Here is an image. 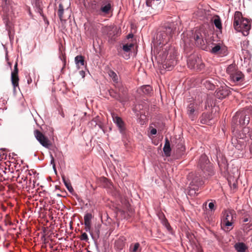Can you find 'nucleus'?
Wrapping results in <instances>:
<instances>
[{"label":"nucleus","instance_id":"obj_21","mask_svg":"<svg viewBox=\"0 0 252 252\" xmlns=\"http://www.w3.org/2000/svg\"><path fill=\"white\" fill-rule=\"evenodd\" d=\"M140 90L145 94H150L152 93L153 89L150 85H144L141 87Z\"/></svg>","mask_w":252,"mask_h":252},{"label":"nucleus","instance_id":"obj_44","mask_svg":"<svg viewBox=\"0 0 252 252\" xmlns=\"http://www.w3.org/2000/svg\"><path fill=\"white\" fill-rule=\"evenodd\" d=\"M223 222L226 226H230L233 223L232 221H223Z\"/></svg>","mask_w":252,"mask_h":252},{"label":"nucleus","instance_id":"obj_43","mask_svg":"<svg viewBox=\"0 0 252 252\" xmlns=\"http://www.w3.org/2000/svg\"><path fill=\"white\" fill-rule=\"evenodd\" d=\"M91 223H89V225L88 226H85L86 228H85V230L86 231H88L90 232V235H91V236L93 237V234L92 233L90 232V229H91Z\"/></svg>","mask_w":252,"mask_h":252},{"label":"nucleus","instance_id":"obj_61","mask_svg":"<svg viewBox=\"0 0 252 252\" xmlns=\"http://www.w3.org/2000/svg\"><path fill=\"white\" fill-rule=\"evenodd\" d=\"M88 252H91L88 251Z\"/></svg>","mask_w":252,"mask_h":252},{"label":"nucleus","instance_id":"obj_52","mask_svg":"<svg viewBox=\"0 0 252 252\" xmlns=\"http://www.w3.org/2000/svg\"><path fill=\"white\" fill-rule=\"evenodd\" d=\"M91 124L92 125H94L95 126L97 125L96 122L95 120H92V122H91Z\"/></svg>","mask_w":252,"mask_h":252},{"label":"nucleus","instance_id":"obj_47","mask_svg":"<svg viewBox=\"0 0 252 252\" xmlns=\"http://www.w3.org/2000/svg\"><path fill=\"white\" fill-rule=\"evenodd\" d=\"M150 132L152 134L155 135L157 134V131L156 128H153L151 130Z\"/></svg>","mask_w":252,"mask_h":252},{"label":"nucleus","instance_id":"obj_38","mask_svg":"<svg viewBox=\"0 0 252 252\" xmlns=\"http://www.w3.org/2000/svg\"><path fill=\"white\" fill-rule=\"evenodd\" d=\"M41 2V0H32V4L37 8H39Z\"/></svg>","mask_w":252,"mask_h":252},{"label":"nucleus","instance_id":"obj_30","mask_svg":"<svg viewBox=\"0 0 252 252\" xmlns=\"http://www.w3.org/2000/svg\"><path fill=\"white\" fill-rule=\"evenodd\" d=\"M221 46L220 44H214V46L212 47L211 52L214 54H218L220 51Z\"/></svg>","mask_w":252,"mask_h":252},{"label":"nucleus","instance_id":"obj_33","mask_svg":"<svg viewBox=\"0 0 252 252\" xmlns=\"http://www.w3.org/2000/svg\"><path fill=\"white\" fill-rule=\"evenodd\" d=\"M189 188L190 189H189L188 192L189 195H195L198 194V193L196 192L198 191V188H196L194 186H190Z\"/></svg>","mask_w":252,"mask_h":252},{"label":"nucleus","instance_id":"obj_20","mask_svg":"<svg viewBox=\"0 0 252 252\" xmlns=\"http://www.w3.org/2000/svg\"><path fill=\"white\" fill-rule=\"evenodd\" d=\"M234 247L238 252H245L247 249L246 245L242 242L236 243Z\"/></svg>","mask_w":252,"mask_h":252},{"label":"nucleus","instance_id":"obj_23","mask_svg":"<svg viewBox=\"0 0 252 252\" xmlns=\"http://www.w3.org/2000/svg\"><path fill=\"white\" fill-rule=\"evenodd\" d=\"M93 218L92 214L87 213L84 216V225L85 226L89 225V223H91V220Z\"/></svg>","mask_w":252,"mask_h":252},{"label":"nucleus","instance_id":"obj_26","mask_svg":"<svg viewBox=\"0 0 252 252\" xmlns=\"http://www.w3.org/2000/svg\"><path fill=\"white\" fill-rule=\"evenodd\" d=\"M75 62L77 66L79 64L81 65H84V59L82 55H78L75 58Z\"/></svg>","mask_w":252,"mask_h":252},{"label":"nucleus","instance_id":"obj_10","mask_svg":"<svg viewBox=\"0 0 252 252\" xmlns=\"http://www.w3.org/2000/svg\"><path fill=\"white\" fill-rule=\"evenodd\" d=\"M230 92L229 87L224 85L216 90L215 96L217 98L222 99L227 96Z\"/></svg>","mask_w":252,"mask_h":252},{"label":"nucleus","instance_id":"obj_22","mask_svg":"<svg viewBox=\"0 0 252 252\" xmlns=\"http://www.w3.org/2000/svg\"><path fill=\"white\" fill-rule=\"evenodd\" d=\"M108 73L109 77L112 79L113 83H117V81H119V77L116 73L112 70H110L108 71Z\"/></svg>","mask_w":252,"mask_h":252},{"label":"nucleus","instance_id":"obj_60","mask_svg":"<svg viewBox=\"0 0 252 252\" xmlns=\"http://www.w3.org/2000/svg\"><path fill=\"white\" fill-rule=\"evenodd\" d=\"M96 247L97 250H98V246H97V245H96Z\"/></svg>","mask_w":252,"mask_h":252},{"label":"nucleus","instance_id":"obj_59","mask_svg":"<svg viewBox=\"0 0 252 252\" xmlns=\"http://www.w3.org/2000/svg\"><path fill=\"white\" fill-rule=\"evenodd\" d=\"M57 196H61V195L60 194H59V193H58V194H57Z\"/></svg>","mask_w":252,"mask_h":252},{"label":"nucleus","instance_id":"obj_36","mask_svg":"<svg viewBox=\"0 0 252 252\" xmlns=\"http://www.w3.org/2000/svg\"><path fill=\"white\" fill-rule=\"evenodd\" d=\"M214 23L217 29H221L222 28L220 18L215 19Z\"/></svg>","mask_w":252,"mask_h":252},{"label":"nucleus","instance_id":"obj_34","mask_svg":"<svg viewBox=\"0 0 252 252\" xmlns=\"http://www.w3.org/2000/svg\"><path fill=\"white\" fill-rule=\"evenodd\" d=\"M242 227L244 231L248 232L252 229V223L250 221L248 223L244 224Z\"/></svg>","mask_w":252,"mask_h":252},{"label":"nucleus","instance_id":"obj_8","mask_svg":"<svg viewBox=\"0 0 252 252\" xmlns=\"http://www.w3.org/2000/svg\"><path fill=\"white\" fill-rule=\"evenodd\" d=\"M100 16H105L112 13L113 2L111 0H102L100 3Z\"/></svg>","mask_w":252,"mask_h":252},{"label":"nucleus","instance_id":"obj_42","mask_svg":"<svg viewBox=\"0 0 252 252\" xmlns=\"http://www.w3.org/2000/svg\"><path fill=\"white\" fill-rule=\"evenodd\" d=\"M208 207L211 210H215V205L213 202H210Z\"/></svg>","mask_w":252,"mask_h":252},{"label":"nucleus","instance_id":"obj_35","mask_svg":"<svg viewBox=\"0 0 252 252\" xmlns=\"http://www.w3.org/2000/svg\"><path fill=\"white\" fill-rule=\"evenodd\" d=\"M133 47V44H126L123 46V49L126 52H128L131 50V48Z\"/></svg>","mask_w":252,"mask_h":252},{"label":"nucleus","instance_id":"obj_31","mask_svg":"<svg viewBox=\"0 0 252 252\" xmlns=\"http://www.w3.org/2000/svg\"><path fill=\"white\" fill-rule=\"evenodd\" d=\"M184 49L185 52L188 54L191 50L192 48V44H190V43H188L187 42V41L184 40Z\"/></svg>","mask_w":252,"mask_h":252},{"label":"nucleus","instance_id":"obj_4","mask_svg":"<svg viewBox=\"0 0 252 252\" xmlns=\"http://www.w3.org/2000/svg\"><path fill=\"white\" fill-rule=\"evenodd\" d=\"M233 27L236 31L242 32L244 36H247L251 26L248 20L243 18L240 12L236 11L234 16Z\"/></svg>","mask_w":252,"mask_h":252},{"label":"nucleus","instance_id":"obj_16","mask_svg":"<svg viewBox=\"0 0 252 252\" xmlns=\"http://www.w3.org/2000/svg\"><path fill=\"white\" fill-rule=\"evenodd\" d=\"M212 114L209 113H203L200 117V122L203 124L211 125L212 124Z\"/></svg>","mask_w":252,"mask_h":252},{"label":"nucleus","instance_id":"obj_55","mask_svg":"<svg viewBox=\"0 0 252 252\" xmlns=\"http://www.w3.org/2000/svg\"><path fill=\"white\" fill-rule=\"evenodd\" d=\"M96 232L97 233V236H99V230L98 229H97L96 230Z\"/></svg>","mask_w":252,"mask_h":252},{"label":"nucleus","instance_id":"obj_53","mask_svg":"<svg viewBox=\"0 0 252 252\" xmlns=\"http://www.w3.org/2000/svg\"><path fill=\"white\" fill-rule=\"evenodd\" d=\"M53 168L54 169V170L55 171V172L56 173H57V171H56V167H55V164H54V165H53Z\"/></svg>","mask_w":252,"mask_h":252},{"label":"nucleus","instance_id":"obj_18","mask_svg":"<svg viewBox=\"0 0 252 252\" xmlns=\"http://www.w3.org/2000/svg\"><path fill=\"white\" fill-rule=\"evenodd\" d=\"M187 114L189 118L193 121L195 118V107L192 103L189 104L187 107Z\"/></svg>","mask_w":252,"mask_h":252},{"label":"nucleus","instance_id":"obj_25","mask_svg":"<svg viewBox=\"0 0 252 252\" xmlns=\"http://www.w3.org/2000/svg\"><path fill=\"white\" fill-rule=\"evenodd\" d=\"M2 6L3 10L6 12L9 10V6L12 8V6L11 5V2L9 0H2Z\"/></svg>","mask_w":252,"mask_h":252},{"label":"nucleus","instance_id":"obj_2","mask_svg":"<svg viewBox=\"0 0 252 252\" xmlns=\"http://www.w3.org/2000/svg\"><path fill=\"white\" fill-rule=\"evenodd\" d=\"M198 166L201 170V173L199 175L196 174L189 184L190 186L198 188L204 184L203 178H207L213 174L212 166L210 164L206 155L203 154L200 156Z\"/></svg>","mask_w":252,"mask_h":252},{"label":"nucleus","instance_id":"obj_13","mask_svg":"<svg viewBox=\"0 0 252 252\" xmlns=\"http://www.w3.org/2000/svg\"><path fill=\"white\" fill-rule=\"evenodd\" d=\"M146 5L157 11L161 10L163 7L161 0H146Z\"/></svg>","mask_w":252,"mask_h":252},{"label":"nucleus","instance_id":"obj_48","mask_svg":"<svg viewBox=\"0 0 252 252\" xmlns=\"http://www.w3.org/2000/svg\"><path fill=\"white\" fill-rule=\"evenodd\" d=\"M50 157L51 158V161H50V164H52L53 165L54 164H55V163H54V158H53L52 155H50Z\"/></svg>","mask_w":252,"mask_h":252},{"label":"nucleus","instance_id":"obj_19","mask_svg":"<svg viewBox=\"0 0 252 252\" xmlns=\"http://www.w3.org/2000/svg\"><path fill=\"white\" fill-rule=\"evenodd\" d=\"M109 93L110 95L113 98H115L116 100L120 101L122 102V96L118 93L116 91L114 90L113 89H111L109 91Z\"/></svg>","mask_w":252,"mask_h":252},{"label":"nucleus","instance_id":"obj_54","mask_svg":"<svg viewBox=\"0 0 252 252\" xmlns=\"http://www.w3.org/2000/svg\"><path fill=\"white\" fill-rule=\"evenodd\" d=\"M251 56L252 55L251 54L249 55V57L247 56V57H244V59H250L251 58Z\"/></svg>","mask_w":252,"mask_h":252},{"label":"nucleus","instance_id":"obj_15","mask_svg":"<svg viewBox=\"0 0 252 252\" xmlns=\"http://www.w3.org/2000/svg\"><path fill=\"white\" fill-rule=\"evenodd\" d=\"M18 63H15L14 66V70L11 72V80L12 84L15 88L16 87L18 86L19 78L18 76Z\"/></svg>","mask_w":252,"mask_h":252},{"label":"nucleus","instance_id":"obj_6","mask_svg":"<svg viewBox=\"0 0 252 252\" xmlns=\"http://www.w3.org/2000/svg\"><path fill=\"white\" fill-rule=\"evenodd\" d=\"M187 64L191 69H195L197 71L202 70L205 65L200 59L195 54H191L187 59Z\"/></svg>","mask_w":252,"mask_h":252},{"label":"nucleus","instance_id":"obj_27","mask_svg":"<svg viewBox=\"0 0 252 252\" xmlns=\"http://www.w3.org/2000/svg\"><path fill=\"white\" fill-rule=\"evenodd\" d=\"M114 85L119 92L122 93L123 94H125L126 92L125 89L121 82L118 81H117V83H114Z\"/></svg>","mask_w":252,"mask_h":252},{"label":"nucleus","instance_id":"obj_56","mask_svg":"<svg viewBox=\"0 0 252 252\" xmlns=\"http://www.w3.org/2000/svg\"><path fill=\"white\" fill-rule=\"evenodd\" d=\"M247 70V71L248 72H250L251 71V68H248Z\"/></svg>","mask_w":252,"mask_h":252},{"label":"nucleus","instance_id":"obj_17","mask_svg":"<svg viewBox=\"0 0 252 252\" xmlns=\"http://www.w3.org/2000/svg\"><path fill=\"white\" fill-rule=\"evenodd\" d=\"M163 152L166 157L170 156L171 149L170 148V144L169 140L166 137L165 139V144L163 148Z\"/></svg>","mask_w":252,"mask_h":252},{"label":"nucleus","instance_id":"obj_7","mask_svg":"<svg viewBox=\"0 0 252 252\" xmlns=\"http://www.w3.org/2000/svg\"><path fill=\"white\" fill-rule=\"evenodd\" d=\"M249 121L250 117L243 112H237L232 118V123L236 126H243L248 124Z\"/></svg>","mask_w":252,"mask_h":252},{"label":"nucleus","instance_id":"obj_29","mask_svg":"<svg viewBox=\"0 0 252 252\" xmlns=\"http://www.w3.org/2000/svg\"><path fill=\"white\" fill-rule=\"evenodd\" d=\"M233 215L231 212L226 211L224 214V220L223 221H232Z\"/></svg>","mask_w":252,"mask_h":252},{"label":"nucleus","instance_id":"obj_12","mask_svg":"<svg viewBox=\"0 0 252 252\" xmlns=\"http://www.w3.org/2000/svg\"><path fill=\"white\" fill-rule=\"evenodd\" d=\"M35 137L42 146L47 148H49L51 146V143L48 139L40 131L36 130L35 131Z\"/></svg>","mask_w":252,"mask_h":252},{"label":"nucleus","instance_id":"obj_14","mask_svg":"<svg viewBox=\"0 0 252 252\" xmlns=\"http://www.w3.org/2000/svg\"><path fill=\"white\" fill-rule=\"evenodd\" d=\"M113 120L114 123L118 127L120 132L122 134L124 135L126 133V127L125 123L123 120L118 116H112Z\"/></svg>","mask_w":252,"mask_h":252},{"label":"nucleus","instance_id":"obj_37","mask_svg":"<svg viewBox=\"0 0 252 252\" xmlns=\"http://www.w3.org/2000/svg\"><path fill=\"white\" fill-rule=\"evenodd\" d=\"M57 207H56V208L59 210L61 209V210H62L63 209L65 208V205L63 204L62 200H61L57 201Z\"/></svg>","mask_w":252,"mask_h":252},{"label":"nucleus","instance_id":"obj_3","mask_svg":"<svg viewBox=\"0 0 252 252\" xmlns=\"http://www.w3.org/2000/svg\"><path fill=\"white\" fill-rule=\"evenodd\" d=\"M176 28L173 24L169 23L165 26L164 30L158 32L156 38H154V42L157 44V46L170 44L169 42Z\"/></svg>","mask_w":252,"mask_h":252},{"label":"nucleus","instance_id":"obj_11","mask_svg":"<svg viewBox=\"0 0 252 252\" xmlns=\"http://www.w3.org/2000/svg\"><path fill=\"white\" fill-rule=\"evenodd\" d=\"M66 11H67L68 8H65ZM55 11L61 22L66 21L68 19L70 15V14H66L65 11V8L63 3H60L58 7L55 8Z\"/></svg>","mask_w":252,"mask_h":252},{"label":"nucleus","instance_id":"obj_28","mask_svg":"<svg viewBox=\"0 0 252 252\" xmlns=\"http://www.w3.org/2000/svg\"><path fill=\"white\" fill-rule=\"evenodd\" d=\"M140 244L139 243H136L133 245H131L129 248L130 252H139Z\"/></svg>","mask_w":252,"mask_h":252},{"label":"nucleus","instance_id":"obj_58","mask_svg":"<svg viewBox=\"0 0 252 252\" xmlns=\"http://www.w3.org/2000/svg\"><path fill=\"white\" fill-rule=\"evenodd\" d=\"M233 186H234V187H235V188H236V186L235 184H233Z\"/></svg>","mask_w":252,"mask_h":252},{"label":"nucleus","instance_id":"obj_46","mask_svg":"<svg viewBox=\"0 0 252 252\" xmlns=\"http://www.w3.org/2000/svg\"><path fill=\"white\" fill-rule=\"evenodd\" d=\"M79 74L82 77V78H84L85 76V72L83 70H81L79 71Z\"/></svg>","mask_w":252,"mask_h":252},{"label":"nucleus","instance_id":"obj_57","mask_svg":"<svg viewBox=\"0 0 252 252\" xmlns=\"http://www.w3.org/2000/svg\"><path fill=\"white\" fill-rule=\"evenodd\" d=\"M246 53H247L248 54H250V53H249V52L248 50H246Z\"/></svg>","mask_w":252,"mask_h":252},{"label":"nucleus","instance_id":"obj_45","mask_svg":"<svg viewBox=\"0 0 252 252\" xmlns=\"http://www.w3.org/2000/svg\"><path fill=\"white\" fill-rule=\"evenodd\" d=\"M41 240L45 244L47 243L45 235H43L41 237Z\"/></svg>","mask_w":252,"mask_h":252},{"label":"nucleus","instance_id":"obj_41","mask_svg":"<svg viewBox=\"0 0 252 252\" xmlns=\"http://www.w3.org/2000/svg\"><path fill=\"white\" fill-rule=\"evenodd\" d=\"M164 225L165 227L166 228V229L169 231L171 230V227L169 223L166 220L165 221V223H164Z\"/></svg>","mask_w":252,"mask_h":252},{"label":"nucleus","instance_id":"obj_40","mask_svg":"<svg viewBox=\"0 0 252 252\" xmlns=\"http://www.w3.org/2000/svg\"><path fill=\"white\" fill-rule=\"evenodd\" d=\"M80 239L82 241H87L88 240V235L87 234V233L85 232L83 233L80 237Z\"/></svg>","mask_w":252,"mask_h":252},{"label":"nucleus","instance_id":"obj_9","mask_svg":"<svg viewBox=\"0 0 252 252\" xmlns=\"http://www.w3.org/2000/svg\"><path fill=\"white\" fill-rule=\"evenodd\" d=\"M194 40L197 46L202 50H206L207 47L206 45L207 41L204 33L199 32H196L194 35Z\"/></svg>","mask_w":252,"mask_h":252},{"label":"nucleus","instance_id":"obj_1","mask_svg":"<svg viewBox=\"0 0 252 252\" xmlns=\"http://www.w3.org/2000/svg\"><path fill=\"white\" fill-rule=\"evenodd\" d=\"M155 58L158 63L163 64V66L169 68L176 64V57L177 51L174 47L170 44L157 46L154 50Z\"/></svg>","mask_w":252,"mask_h":252},{"label":"nucleus","instance_id":"obj_24","mask_svg":"<svg viewBox=\"0 0 252 252\" xmlns=\"http://www.w3.org/2000/svg\"><path fill=\"white\" fill-rule=\"evenodd\" d=\"M91 9L92 12L96 15L100 16V6L95 3H93L91 5Z\"/></svg>","mask_w":252,"mask_h":252},{"label":"nucleus","instance_id":"obj_5","mask_svg":"<svg viewBox=\"0 0 252 252\" xmlns=\"http://www.w3.org/2000/svg\"><path fill=\"white\" fill-rule=\"evenodd\" d=\"M226 72L229 75L230 81L235 84H240L245 81L244 74L233 64L228 66Z\"/></svg>","mask_w":252,"mask_h":252},{"label":"nucleus","instance_id":"obj_50","mask_svg":"<svg viewBox=\"0 0 252 252\" xmlns=\"http://www.w3.org/2000/svg\"><path fill=\"white\" fill-rule=\"evenodd\" d=\"M32 82V78L30 77H29V78L27 80V83H28V84H30Z\"/></svg>","mask_w":252,"mask_h":252},{"label":"nucleus","instance_id":"obj_51","mask_svg":"<svg viewBox=\"0 0 252 252\" xmlns=\"http://www.w3.org/2000/svg\"><path fill=\"white\" fill-rule=\"evenodd\" d=\"M133 36V35L132 33H129L127 35V38L128 39L129 38H132Z\"/></svg>","mask_w":252,"mask_h":252},{"label":"nucleus","instance_id":"obj_32","mask_svg":"<svg viewBox=\"0 0 252 252\" xmlns=\"http://www.w3.org/2000/svg\"><path fill=\"white\" fill-rule=\"evenodd\" d=\"M62 179L65 186L67 189L70 192H72L73 191V189L72 187L70 184L66 181L65 177L64 176H62Z\"/></svg>","mask_w":252,"mask_h":252},{"label":"nucleus","instance_id":"obj_49","mask_svg":"<svg viewBox=\"0 0 252 252\" xmlns=\"http://www.w3.org/2000/svg\"><path fill=\"white\" fill-rule=\"evenodd\" d=\"M250 221V220L249 218H245L243 220V221L244 222H248V221Z\"/></svg>","mask_w":252,"mask_h":252},{"label":"nucleus","instance_id":"obj_39","mask_svg":"<svg viewBox=\"0 0 252 252\" xmlns=\"http://www.w3.org/2000/svg\"><path fill=\"white\" fill-rule=\"evenodd\" d=\"M205 84L206 87L209 90H213L215 88L214 85L211 83L209 81H206Z\"/></svg>","mask_w":252,"mask_h":252}]
</instances>
